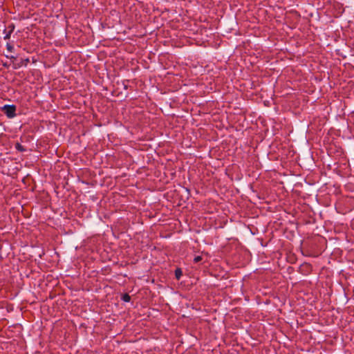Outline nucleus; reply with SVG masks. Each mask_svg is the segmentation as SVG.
Segmentation results:
<instances>
[{"mask_svg": "<svg viewBox=\"0 0 354 354\" xmlns=\"http://www.w3.org/2000/svg\"><path fill=\"white\" fill-rule=\"evenodd\" d=\"M1 110L6 115L8 118H13L16 115V106L15 105H4Z\"/></svg>", "mask_w": 354, "mask_h": 354, "instance_id": "f257e3e1", "label": "nucleus"}, {"mask_svg": "<svg viewBox=\"0 0 354 354\" xmlns=\"http://www.w3.org/2000/svg\"><path fill=\"white\" fill-rule=\"evenodd\" d=\"M15 26L12 24V29L9 30L8 32H6V30H4V32L6 33L4 36V39L8 40L10 38V35L12 32L14 31Z\"/></svg>", "mask_w": 354, "mask_h": 354, "instance_id": "f03ea898", "label": "nucleus"}, {"mask_svg": "<svg viewBox=\"0 0 354 354\" xmlns=\"http://www.w3.org/2000/svg\"><path fill=\"white\" fill-rule=\"evenodd\" d=\"M175 276L177 279H179L182 276V270L180 268H177L175 270Z\"/></svg>", "mask_w": 354, "mask_h": 354, "instance_id": "7ed1b4c3", "label": "nucleus"}, {"mask_svg": "<svg viewBox=\"0 0 354 354\" xmlns=\"http://www.w3.org/2000/svg\"><path fill=\"white\" fill-rule=\"evenodd\" d=\"M122 299L124 301L129 302L131 300V297L128 294H124L123 295Z\"/></svg>", "mask_w": 354, "mask_h": 354, "instance_id": "20e7f679", "label": "nucleus"}, {"mask_svg": "<svg viewBox=\"0 0 354 354\" xmlns=\"http://www.w3.org/2000/svg\"><path fill=\"white\" fill-rule=\"evenodd\" d=\"M15 147L19 151H25V149L24 148V147L21 145H20L19 143H17Z\"/></svg>", "mask_w": 354, "mask_h": 354, "instance_id": "39448f33", "label": "nucleus"}, {"mask_svg": "<svg viewBox=\"0 0 354 354\" xmlns=\"http://www.w3.org/2000/svg\"><path fill=\"white\" fill-rule=\"evenodd\" d=\"M6 48L7 50L9 51V52H12L13 49H14V47L12 44H10V43H7L6 44Z\"/></svg>", "mask_w": 354, "mask_h": 354, "instance_id": "423d86ee", "label": "nucleus"}, {"mask_svg": "<svg viewBox=\"0 0 354 354\" xmlns=\"http://www.w3.org/2000/svg\"><path fill=\"white\" fill-rule=\"evenodd\" d=\"M203 258L201 256H196L194 258V262L197 263L198 262H200L201 261H202Z\"/></svg>", "mask_w": 354, "mask_h": 354, "instance_id": "0eeeda50", "label": "nucleus"}, {"mask_svg": "<svg viewBox=\"0 0 354 354\" xmlns=\"http://www.w3.org/2000/svg\"><path fill=\"white\" fill-rule=\"evenodd\" d=\"M9 30L12 29V24L8 26Z\"/></svg>", "mask_w": 354, "mask_h": 354, "instance_id": "6e6552de", "label": "nucleus"}]
</instances>
